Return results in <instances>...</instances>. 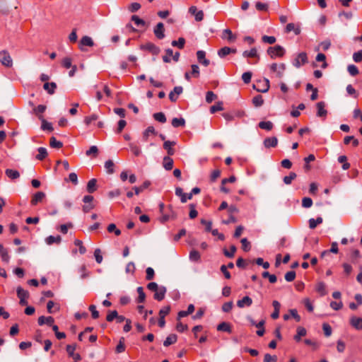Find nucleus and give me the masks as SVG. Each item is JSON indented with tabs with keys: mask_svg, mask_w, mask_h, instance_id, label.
Returning <instances> with one entry per match:
<instances>
[{
	"mask_svg": "<svg viewBox=\"0 0 362 362\" xmlns=\"http://www.w3.org/2000/svg\"><path fill=\"white\" fill-rule=\"evenodd\" d=\"M217 330L231 333L232 329L229 323L223 322L217 326Z\"/></svg>",
	"mask_w": 362,
	"mask_h": 362,
	"instance_id": "2f4dec72",
	"label": "nucleus"
},
{
	"mask_svg": "<svg viewBox=\"0 0 362 362\" xmlns=\"http://www.w3.org/2000/svg\"><path fill=\"white\" fill-rule=\"evenodd\" d=\"M338 161L341 163H343V165H342L343 170H347L350 168V164L347 162V158L346 156H340L338 158Z\"/></svg>",
	"mask_w": 362,
	"mask_h": 362,
	"instance_id": "3c124183",
	"label": "nucleus"
},
{
	"mask_svg": "<svg viewBox=\"0 0 362 362\" xmlns=\"http://www.w3.org/2000/svg\"><path fill=\"white\" fill-rule=\"evenodd\" d=\"M107 231L109 233L114 232L116 235H119L121 234V230L119 229H117L116 227V225L115 223H110L107 226Z\"/></svg>",
	"mask_w": 362,
	"mask_h": 362,
	"instance_id": "680f3d73",
	"label": "nucleus"
},
{
	"mask_svg": "<svg viewBox=\"0 0 362 362\" xmlns=\"http://www.w3.org/2000/svg\"><path fill=\"white\" fill-rule=\"evenodd\" d=\"M197 60L199 64L204 66H208L210 64V61L206 59V52L203 50H199L197 52Z\"/></svg>",
	"mask_w": 362,
	"mask_h": 362,
	"instance_id": "f8f14e48",
	"label": "nucleus"
},
{
	"mask_svg": "<svg viewBox=\"0 0 362 362\" xmlns=\"http://www.w3.org/2000/svg\"><path fill=\"white\" fill-rule=\"evenodd\" d=\"M291 31H293L294 33L297 35L300 33V28L298 25H296L294 23H288L286 26V32L290 33Z\"/></svg>",
	"mask_w": 362,
	"mask_h": 362,
	"instance_id": "c756f323",
	"label": "nucleus"
},
{
	"mask_svg": "<svg viewBox=\"0 0 362 362\" xmlns=\"http://www.w3.org/2000/svg\"><path fill=\"white\" fill-rule=\"evenodd\" d=\"M315 60L318 62H322V64L321 65L322 69H326L327 67L328 64L326 62V56L324 54H317Z\"/></svg>",
	"mask_w": 362,
	"mask_h": 362,
	"instance_id": "ea45409f",
	"label": "nucleus"
},
{
	"mask_svg": "<svg viewBox=\"0 0 362 362\" xmlns=\"http://www.w3.org/2000/svg\"><path fill=\"white\" fill-rule=\"evenodd\" d=\"M223 109V103L221 102H218V103H216L214 105H212L210 107V112H211V114H214V113H215L217 111L222 110Z\"/></svg>",
	"mask_w": 362,
	"mask_h": 362,
	"instance_id": "0e129e2a",
	"label": "nucleus"
},
{
	"mask_svg": "<svg viewBox=\"0 0 362 362\" xmlns=\"http://www.w3.org/2000/svg\"><path fill=\"white\" fill-rule=\"evenodd\" d=\"M183 88L182 86H175L169 94V99L172 102H175L178 96L182 93Z\"/></svg>",
	"mask_w": 362,
	"mask_h": 362,
	"instance_id": "ddd939ff",
	"label": "nucleus"
},
{
	"mask_svg": "<svg viewBox=\"0 0 362 362\" xmlns=\"http://www.w3.org/2000/svg\"><path fill=\"white\" fill-rule=\"evenodd\" d=\"M236 252V247L235 245H231L230 247V250H227L226 249L223 250V253L226 257L232 258L234 257V255Z\"/></svg>",
	"mask_w": 362,
	"mask_h": 362,
	"instance_id": "6e6d98bb",
	"label": "nucleus"
},
{
	"mask_svg": "<svg viewBox=\"0 0 362 362\" xmlns=\"http://www.w3.org/2000/svg\"><path fill=\"white\" fill-rule=\"evenodd\" d=\"M315 289L322 296L327 294L326 286L325 283L322 281L317 284Z\"/></svg>",
	"mask_w": 362,
	"mask_h": 362,
	"instance_id": "c03bdc74",
	"label": "nucleus"
},
{
	"mask_svg": "<svg viewBox=\"0 0 362 362\" xmlns=\"http://www.w3.org/2000/svg\"><path fill=\"white\" fill-rule=\"evenodd\" d=\"M0 62L1 63L7 67H11L13 65L12 59L7 51L0 52Z\"/></svg>",
	"mask_w": 362,
	"mask_h": 362,
	"instance_id": "423d86ee",
	"label": "nucleus"
},
{
	"mask_svg": "<svg viewBox=\"0 0 362 362\" xmlns=\"http://www.w3.org/2000/svg\"><path fill=\"white\" fill-rule=\"evenodd\" d=\"M252 104L258 107L264 104V99L261 95H257L252 99Z\"/></svg>",
	"mask_w": 362,
	"mask_h": 362,
	"instance_id": "de8ad7c7",
	"label": "nucleus"
},
{
	"mask_svg": "<svg viewBox=\"0 0 362 362\" xmlns=\"http://www.w3.org/2000/svg\"><path fill=\"white\" fill-rule=\"evenodd\" d=\"M322 223V217H317L316 219L315 218H310L309 220V227L311 229H314L316 228V226L318 224H320Z\"/></svg>",
	"mask_w": 362,
	"mask_h": 362,
	"instance_id": "49530a36",
	"label": "nucleus"
},
{
	"mask_svg": "<svg viewBox=\"0 0 362 362\" xmlns=\"http://www.w3.org/2000/svg\"><path fill=\"white\" fill-rule=\"evenodd\" d=\"M166 293V288L165 286H160L154 293V298L158 301L164 299Z\"/></svg>",
	"mask_w": 362,
	"mask_h": 362,
	"instance_id": "b1692460",
	"label": "nucleus"
},
{
	"mask_svg": "<svg viewBox=\"0 0 362 362\" xmlns=\"http://www.w3.org/2000/svg\"><path fill=\"white\" fill-rule=\"evenodd\" d=\"M267 52L271 58L274 59L276 57H283L285 54V49L280 45H276L274 47H269Z\"/></svg>",
	"mask_w": 362,
	"mask_h": 362,
	"instance_id": "f257e3e1",
	"label": "nucleus"
},
{
	"mask_svg": "<svg viewBox=\"0 0 362 362\" xmlns=\"http://www.w3.org/2000/svg\"><path fill=\"white\" fill-rule=\"evenodd\" d=\"M61 240H62V238L59 235H57V236L49 235L45 239L46 243L49 245H52L54 243L59 244V243H60Z\"/></svg>",
	"mask_w": 362,
	"mask_h": 362,
	"instance_id": "f704fd0d",
	"label": "nucleus"
},
{
	"mask_svg": "<svg viewBox=\"0 0 362 362\" xmlns=\"http://www.w3.org/2000/svg\"><path fill=\"white\" fill-rule=\"evenodd\" d=\"M163 166L166 170H170L173 167V160L169 156H165L163 160Z\"/></svg>",
	"mask_w": 362,
	"mask_h": 362,
	"instance_id": "bb28decb",
	"label": "nucleus"
},
{
	"mask_svg": "<svg viewBox=\"0 0 362 362\" xmlns=\"http://www.w3.org/2000/svg\"><path fill=\"white\" fill-rule=\"evenodd\" d=\"M97 180L95 178H93L90 180L87 184V191L89 193H93L97 189Z\"/></svg>",
	"mask_w": 362,
	"mask_h": 362,
	"instance_id": "72a5a7b5",
	"label": "nucleus"
},
{
	"mask_svg": "<svg viewBox=\"0 0 362 362\" xmlns=\"http://www.w3.org/2000/svg\"><path fill=\"white\" fill-rule=\"evenodd\" d=\"M317 107V116L320 117H325L327 114V111L325 110V103L323 101L318 102L316 104Z\"/></svg>",
	"mask_w": 362,
	"mask_h": 362,
	"instance_id": "2eb2a0df",
	"label": "nucleus"
},
{
	"mask_svg": "<svg viewBox=\"0 0 362 362\" xmlns=\"http://www.w3.org/2000/svg\"><path fill=\"white\" fill-rule=\"evenodd\" d=\"M17 296L20 299L19 303L21 305L28 304L27 299L29 298V293L28 291L23 289L22 287L18 286L16 289Z\"/></svg>",
	"mask_w": 362,
	"mask_h": 362,
	"instance_id": "39448f33",
	"label": "nucleus"
},
{
	"mask_svg": "<svg viewBox=\"0 0 362 362\" xmlns=\"http://www.w3.org/2000/svg\"><path fill=\"white\" fill-rule=\"evenodd\" d=\"M5 173L6 176L11 180H16L20 177V173L16 170L6 169Z\"/></svg>",
	"mask_w": 362,
	"mask_h": 362,
	"instance_id": "7c9ffc66",
	"label": "nucleus"
},
{
	"mask_svg": "<svg viewBox=\"0 0 362 362\" xmlns=\"http://www.w3.org/2000/svg\"><path fill=\"white\" fill-rule=\"evenodd\" d=\"M185 44V40L183 37H180L177 40H173L171 42L172 46L177 47L179 49H182Z\"/></svg>",
	"mask_w": 362,
	"mask_h": 362,
	"instance_id": "8fccbe9b",
	"label": "nucleus"
},
{
	"mask_svg": "<svg viewBox=\"0 0 362 362\" xmlns=\"http://www.w3.org/2000/svg\"><path fill=\"white\" fill-rule=\"evenodd\" d=\"M49 144L52 148H60L63 146V144L61 141H57L54 136L51 137Z\"/></svg>",
	"mask_w": 362,
	"mask_h": 362,
	"instance_id": "4d7b16f0",
	"label": "nucleus"
},
{
	"mask_svg": "<svg viewBox=\"0 0 362 362\" xmlns=\"http://www.w3.org/2000/svg\"><path fill=\"white\" fill-rule=\"evenodd\" d=\"M40 121L42 122L41 128L42 130H48L49 132L53 130V127L51 123L47 122L45 119Z\"/></svg>",
	"mask_w": 362,
	"mask_h": 362,
	"instance_id": "69168bd1",
	"label": "nucleus"
},
{
	"mask_svg": "<svg viewBox=\"0 0 362 362\" xmlns=\"http://www.w3.org/2000/svg\"><path fill=\"white\" fill-rule=\"evenodd\" d=\"M253 88L259 93H267L269 89V81L267 78L258 81L256 84L253 85Z\"/></svg>",
	"mask_w": 362,
	"mask_h": 362,
	"instance_id": "7ed1b4c3",
	"label": "nucleus"
},
{
	"mask_svg": "<svg viewBox=\"0 0 362 362\" xmlns=\"http://www.w3.org/2000/svg\"><path fill=\"white\" fill-rule=\"evenodd\" d=\"M45 197V193L43 192H37L35 193L31 199L30 204L33 206L37 205L38 203L41 202L44 198Z\"/></svg>",
	"mask_w": 362,
	"mask_h": 362,
	"instance_id": "a211bd4d",
	"label": "nucleus"
},
{
	"mask_svg": "<svg viewBox=\"0 0 362 362\" xmlns=\"http://www.w3.org/2000/svg\"><path fill=\"white\" fill-rule=\"evenodd\" d=\"M242 248L244 251L247 252L250 250L251 245L250 243L247 240V238H244L241 240Z\"/></svg>",
	"mask_w": 362,
	"mask_h": 362,
	"instance_id": "338daca9",
	"label": "nucleus"
},
{
	"mask_svg": "<svg viewBox=\"0 0 362 362\" xmlns=\"http://www.w3.org/2000/svg\"><path fill=\"white\" fill-rule=\"evenodd\" d=\"M173 127H184L185 125V120L184 118H173L171 122Z\"/></svg>",
	"mask_w": 362,
	"mask_h": 362,
	"instance_id": "79ce46f5",
	"label": "nucleus"
},
{
	"mask_svg": "<svg viewBox=\"0 0 362 362\" xmlns=\"http://www.w3.org/2000/svg\"><path fill=\"white\" fill-rule=\"evenodd\" d=\"M47 107L45 105H39L33 109V113L40 120L44 119L42 113L46 110Z\"/></svg>",
	"mask_w": 362,
	"mask_h": 362,
	"instance_id": "4be33fe9",
	"label": "nucleus"
},
{
	"mask_svg": "<svg viewBox=\"0 0 362 362\" xmlns=\"http://www.w3.org/2000/svg\"><path fill=\"white\" fill-rule=\"evenodd\" d=\"M140 49L144 51H147L151 53L153 55H158L160 53V48L155 44L151 42H148L145 44L140 45Z\"/></svg>",
	"mask_w": 362,
	"mask_h": 362,
	"instance_id": "f03ea898",
	"label": "nucleus"
},
{
	"mask_svg": "<svg viewBox=\"0 0 362 362\" xmlns=\"http://www.w3.org/2000/svg\"><path fill=\"white\" fill-rule=\"evenodd\" d=\"M74 244L76 246H78V250H79V252L81 254V255H83L86 253V247L83 246V242L80 240H74Z\"/></svg>",
	"mask_w": 362,
	"mask_h": 362,
	"instance_id": "052dcab7",
	"label": "nucleus"
},
{
	"mask_svg": "<svg viewBox=\"0 0 362 362\" xmlns=\"http://www.w3.org/2000/svg\"><path fill=\"white\" fill-rule=\"evenodd\" d=\"M0 255L4 262L6 263L9 262L10 257L8 254V251L1 244H0Z\"/></svg>",
	"mask_w": 362,
	"mask_h": 362,
	"instance_id": "e433bc0d",
	"label": "nucleus"
},
{
	"mask_svg": "<svg viewBox=\"0 0 362 362\" xmlns=\"http://www.w3.org/2000/svg\"><path fill=\"white\" fill-rule=\"evenodd\" d=\"M244 57H257L259 58L257 50L255 47L252 48L250 50H246L243 52Z\"/></svg>",
	"mask_w": 362,
	"mask_h": 362,
	"instance_id": "473e14b6",
	"label": "nucleus"
},
{
	"mask_svg": "<svg viewBox=\"0 0 362 362\" xmlns=\"http://www.w3.org/2000/svg\"><path fill=\"white\" fill-rule=\"evenodd\" d=\"M223 38H226L229 42H234L236 37L233 34L230 29H226L223 30Z\"/></svg>",
	"mask_w": 362,
	"mask_h": 362,
	"instance_id": "a18cd8bd",
	"label": "nucleus"
},
{
	"mask_svg": "<svg viewBox=\"0 0 362 362\" xmlns=\"http://www.w3.org/2000/svg\"><path fill=\"white\" fill-rule=\"evenodd\" d=\"M164 25L163 23H158L153 29V33L156 37L159 39H163L165 37L164 34Z\"/></svg>",
	"mask_w": 362,
	"mask_h": 362,
	"instance_id": "9d476101",
	"label": "nucleus"
},
{
	"mask_svg": "<svg viewBox=\"0 0 362 362\" xmlns=\"http://www.w3.org/2000/svg\"><path fill=\"white\" fill-rule=\"evenodd\" d=\"M153 118L161 123H165L166 122V117L163 112H157L153 114Z\"/></svg>",
	"mask_w": 362,
	"mask_h": 362,
	"instance_id": "bf43d9fd",
	"label": "nucleus"
},
{
	"mask_svg": "<svg viewBox=\"0 0 362 362\" xmlns=\"http://www.w3.org/2000/svg\"><path fill=\"white\" fill-rule=\"evenodd\" d=\"M132 21H134L135 25L138 27H144L146 25L145 21L136 15L132 16Z\"/></svg>",
	"mask_w": 362,
	"mask_h": 362,
	"instance_id": "603ef678",
	"label": "nucleus"
},
{
	"mask_svg": "<svg viewBox=\"0 0 362 362\" xmlns=\"http://www.w3.org/2000/svg\"><path fill=\"white\" fill-rule=\"evenodd\" d=\"M105 168L107 170V172L110 174L113 173L114 172V163L111 160H108L105 163Z\"/></svg>",
	"mask_w": 362,
	"mask_h": 362,
	"instance_id": "e2e57ef3",
	"label": "nucleus"
},
{
	"mask_svg": "<svg viewBox=\"0 0 362 362\" xmlns=\"http://www.w3.org/2000/svg\"><path fill=\"white\" fill-rule=\"evenodd\" d=\"M129 147L135 156H139L141 154V150L140 147L138 146L136 144L129 143Z\"/></svg>",
	"mask_w": 362,
	"mask_h": 362,
	"instance_id": "a19ab883",
	"label": "nucleus"
},
{
	"mask_svg": "<svg viewBox=\"0 0 362 362\" xmlns=\"http://www.w3.org/2000/svg\"><path fill=\"white\" fill-rule=\"evenodd\" d=\"M189 13L194 16L197 21H202L204 18V13L202 11H197V8L194 6H192L189 8Z\"/></svg>",
	"mask_w": 362,
	"mask_h": 362,
	"instance_id": "4468645a",
	"label": "nucleus"
},
{
	"mask_svg": "<svg viewBox=\"0 0 362 362\" xmlns=\"http://www.w3.org/2000/svg\"><path fill=\"white\" fill-rule=\"evenodd\" d=\"M277 357L272 356L269 354H266L264 357V362H276Z\"/></svg>",
	"mask_w": 362,
	"mask_h": 362,
	"instance_id": "774afa93",
	"label": "nucleus"
},
{
	"mask_svg": "<svg viewBox=\"0 0 362 362\" xmlns=\"http://www.w3.org/2000/svg\"><path fill=\"white\" fill-rule=\"evenodd\" d=\"M94 42L90 37L84 36L81 38L79 43V49L82 51L84 50L83 46L93 47Z\"/></svg>",
	"mask_w": 362,
	"mask_h": 362,
	"instance_id": "dca6fc26",
	"label": "nucleus"
},
{
	"mask_svg": "<svg viewBox=\"0 0 362 362\" xmlns=\"http://www.w3.org/2000/svg\"><path fill=\"white\" fill-rule=\"evenodd\" d=\"M274 307V312L272 313L271 317L272 319H277L279 317L280 307L281 305L277 300H274L272 303Z\"/></svg>",
	"mask_w": 362,
	"mask_h": 362,
	"instance_id": "c85d7f7f",
	"label": "nucleus"
},
{
	"mask_svg": "<svg viewBox=\"0 0 362 362\" xmlns=\"http://www.w3.org/2000/svg\"><path fill=\"white\" fill-rule=\"evenodd\" d=\"M259 127L262 129H266L267 131H270L273 128V124L270 121L267 122H260L259 123Z\"/></svg>",
	"mask_w": 362,
	"mask_h": 362,
	"instance_id": "5fc2aeb1",
	"label": "nucleus"
},
{
	"mask_svg": "<svg viewBox=\"0 0 362 362\" xmlns=\"http://www.w3.org/2000/svg\"><path fill=\"white\" fill-rule=\"evenodd\" d=\"M278 144V139L276 137H268L266 138L264 141V145L265 148H271V147H275L277 146Z\"/></svg>",
	"mask_w": 362,
	"mask_h": 362,
	"instance_id": "393cba45",
	"label": "nucleus"
},
{
	"mask_svg": "<svg viewBox=\"0 0 362 362\" xmlns=\"http://www.w3.org/2000/svg\"><path fill=\"white\" fill-rule=\"evenodd\" d=\"M176 144L175 141H165L163 144V148L167 151L168 155L169 156H173L175 154V149L173 148V146Z\"/></svg>",
	"mask_w": 362,
	"mask_h": 362,
	"instance_id": "412c9836",
	"label": "nucleus"
},
{
	"mask_svg": "<svg viewBox=\"0 0 362 362\" xmlns=\"http://www.w3.org/2000/svg\"><path fill=\"white\" fill-rule=\"evenodd\" d=\"M150 185L151 182L149 181H145L140 187H134L133 189L134 190L135 194L138 195L145 189L148 188Z\"/></svg>",
	"mask_w": 362,
	"mask_h": 362,
	"instance_id": "37998d69",
	"label": "nucleus"
},
{
	"mask_svg": "<svg viewBox=\"0 0 362 362\" xmlns=\"http://www.w3.org/2000/svg\"><path fill=\"white\" fill-rule=\"evenodd\" d=\"M285 68V64H277L274 63L270 66L271 70L274 72H276V76L279 78L283 76Z\"/></svg>",
	"mask_w": 362,
	"mask_h": 362,
	"instance_id": "6e6552de",
	"label": "nucleus"
},
{
	"mask_svg": "<svg viewBox=\"0 0 362 362\" xmlns=\"http://www.w3.org/2000/svg\"><path fill=\"white\" fill-rule=\"evenodd\" d=\"M297 177V175L296 173L291 172L288 175L285 176L283 179L284 182L286 185H290L293 180H295Z\"/></svg>",
	"mask_w": 362,
	"mask_h": 362,
	"instance_id": "09e8293b",
	"label": "nucleus"
},
{
	"mask_svg": "<svg viewBox=\"0 0 362 362\" xmlns=\"http://www.w3.org/2000/svg\"><path fill=\"white\" fill-rule=\"evenodd\" d=\"M177 335L175 334H171L169 336L167 337L165 340L163 342V345L165 346H168L171 344H175L177 341Z\"/></svg>",
	"mask_w": 362,
	"mask_h": 362,
	"instance_id": "c9c22d12",
	"label": "nucleus"
},
{
	"mask_svg": "<svg viewBox=\"0 0 362 362\" xmlns=\"http://www.w3.org/2000/svg\"><path fill=\"white\" fill-rule=\"evenodd\" d=\"M38 154L36 156V159L39 160H44L47 156V151L44 147H40L37 148Z\"/></svg>",
	"mask_w": 362,
	"mask_h": 362,
	"instance_id": "58836bf2",
	"label": "nucleus"
},
{
	"mask_svg": "<svg viewBox=\"0 0 362 362\" xmlns=\"http://www.w3.org/2000/svg\"><path fill=\"white\" fill-rule=\"evenodd\" d=\"M54 322V320L51 316H49V317L40 316L37 320V322H38L39 325H40V326H42L45 324H46L47 325H52Z\"/></svg>",
	"mask_w": 362,
	"mask_h": 362,
	"instance_id": "a878e982",
	"label": "nucleus"
},
{
	"mask_svg": "<svg viewBox=\"0 0 362 362\" xmlns=\"http://www.w3.org/2000/svg\"><path fill=\"white\" fill-rule=\"evenodd\" d=\"M156 134L157 132L155 128L153 126H149L142 133V141L145 142L148 141L151 136H156Z\"/></svg>",
	"mask_w": 362,
	"mask_h": 362,
	"instance_id": "1a4fd4ad",
	"label": "nucleus"
},
{
	"mask_svg": "<svg viewBox=\"0 0 362 362\" xmlns=\"http://www.w3.org/2000/svg\"><path fill=\"white\" fill-rule=\"evenodd\" d=\"M252 303V300L249 296H245L241 300L237 301V306L240 308H243L244 307H250Z\"/></svg>",
	"mask_w": 362,
	"mask_h": 362,
	"instance_id": "6ab92c4d",
	"label": "nucleus"
},
{
	"mask_svg": "<svg viewBox=\"0 0 362 362\" xmlns=\"http://www.w3.org/2000/svg\"><path fill=\"white\" fill-rule=\"evenodd\" d=\"M98 153V148L96 146H90V148L86 152V155L87 156H93L95 158L97 157Z\"/></svg>",
	"mask_w": 362,
	"mask_h": 362,
	"instance_id": "864d4df0",
	"label": "nucleus"
},
{
	"mask_svg": "<svg viewBox=\"0 0 362 362\" xmlns=\"http://www.w3.org/2000/svg\"><path fill=\"white\" fill-rule=\"evenodd\" d=\"M308 62V60L307 54L304 52H302L299 53L296 57V59L293 60V65L296 68H299L301 66L307 64Z\"/></svg>",
	"mask_w": 362,
	"mask_h": 362,
	"instance_id": "20e7f679",
	"label": "nucleus"
},
{
	"mask_svg": "<svg viewBox=\"0 0 362 362\" xmlns=\"http://www.w3.org/2000/svg\"><path fill=\"white\" fill-rule=\"evenodd\" d=\"M76 349L75 345H67L66 346V351L69 354V356L75 361H80L81 359V357L79 354L75 353L74 351Z\"/></svg>",
	"mask_w": 362,
	"mask_h": 362,
	"instance_id": "f3484780",
	"label": "nucleus"
},
{
	"mask_svg": "<svg viewBox=\"0 0 362 362\" xmlns=\"http://www.w3.org/2000/svg\"><path fill=\"white\" fill-rule=\"evenodd\" d=\"M247 320L250 321V322L251 323L252 325H254L256 327H261V329H258L257 331V334L259 337H262L264 335V325L265 323V321L264 320H261L260 322H256L252 317H247Z\"/></svg>",
	"mask_w": 362,
	"mask_h": 362,
	"instance_id": "0eeeda50",
	"label": "nucleus"
},
{
	"mask_svg": "<svg viewBox=\"0 0 362 362\" xmlns=\"http://www.w3.org/2000/svg\"><path fill=\"white\" fill-rule=\"evenodd\" d=\"M43 88L50 95L54 93L57 88V84L54 82L48 83L46 82L43 85Z\"/></svg>",
	"mask_w": 362,
	"mask_h": 362,
	"instance_id": "cd10ccee",
	"label": "nucleus"
},
{
	"mask_svg": "<svg viewBox=\"0 0 362 362\" xmlns=\"http://www.w3.org/2000/svg\"><path fill=\"white\" fill-rule=\"evenodd\" d=\"M236 49H233L229 47H223L218 51V55L219 57L223 58L231 53H236Z\"/></svg>",
	"mask_w": 362,
	"mask_h": 362,
	"instance_id": "aec40b11",
	"label": "nucleus"
},
{
	"mask_svg": "<svg viewBox=\"0 0 362 362\" xmlns=\"http://www.w3.org/2000/svg\"><path fill=\"white\" fill-rule=\"evenodd\" d=\"M306 333L307 331L304 327H298L297 328V334L294 336V339L296 341H300L301 337L305 336Z\"/></svg>",
	"mask_w": 362,
	"mask_h": 362,
	"instance_id": "4c0bfd02",
	"label": "nucleus"
},
{
	"mask_svg": "<svg viewBox=\"0 0 362 362\" xmlns=\"http://www.w3.org/2000/svg\"><path fill=\"white\" fill-rule=\"evenodd\" d=\"M137 293L139 294L137 301L138 303H143L145 300L146 295L141 286L137 288Z\"/></svg>",
	"mask_w": 362,
	"mask_h": 362,
	"instance_id": "13d9d810",
	"label": "nucleus"
},
{
	"mask_svg": "<svg viewBox=\"0 0 362 362\" xmlns=\"http://www.w3.org/2000/svg\"><path fill=\"white\" fill-rule=\"evenodd\" d=\"M350 324L358 330L362 329V318L354 316L350 320Z\"/></svg>",
	"mask_w": 362,
	"mask_h": 362,
	"instance_id": "5701e85b",
	"label": "nucleus"
},
{
	"mask_svg": "<svg viewBox=\"0 0 362 362\" xmlns=\"http://www.w3.org/2000/svg\"><path fill=\"white\" fill-rule=\"evenodd\" d=\"M175 194L180 197L182 203H185L188 199H192V194L184 193L182 189L180 187L175 188Z\"/></svg>",
	"mask_w": 362,
	"mask_h": 362,
	"instance_id": "9b49d317",
	"label": "nucleus"
}]
</instances>
